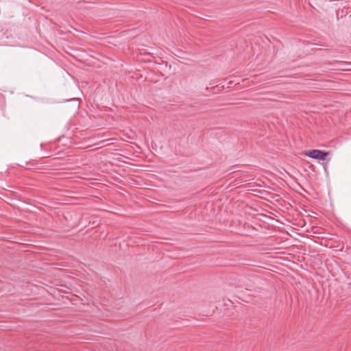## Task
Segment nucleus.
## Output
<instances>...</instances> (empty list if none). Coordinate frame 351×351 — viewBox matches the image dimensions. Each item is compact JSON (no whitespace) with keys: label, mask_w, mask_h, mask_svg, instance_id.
<instances>
[{"label":"nucleus","mask_w":351,"mask_h":351,"mask_svg":"<svg viewBox=\"0 0 351 351\" xmlns=\"http://www.w3.org/2000/svg\"><path fill=\"white\" fill-rule=\"evenodd\" d=\"M306 155L310 158L324 161L328 156V152L319 149H312L306 152Z\"/></svg>","instance_id":"f257e3e1"}]
</instances>
